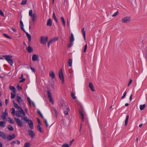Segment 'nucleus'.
Returning a JSON list of instances; mask_svg holds the SVG:
<instances>
[{"instance_id":"nucleus-1","label":"nucleus","mask_w":147,"mask_h":147,"mask_svg":"<svg viewBox=\"0 0 147 147\" xmlns=\"http://www.w3.org/2000/svg\"><path fill=\"white\" fill-rule=\"evenodd\" d=\"M29 16L32 18V21H29V25L32 26H34L35 24V22L37 18L36 14L35 13H33V11L32 9L30 10L29 12Z\"/></svg>"},{"instance_id":"nucleus-2","label":"nucleus","mask_w":147,"mask_h":147,"mask_svg":"<svg viewBox=\"0 0 147 147\" xmlns=\"http://www.w3.org/2000/svg\"><path fill=\"white\" fill-rule=\"evenodd\" d=\"M5 59L7 61V62L11 65H12L13 64V61L10 58H11L12 57L10 55H6L4 56Z\"/></svg>"},{"instance_id":"nucleus-3","label":"nucleus","mask_w":147,"mask_h":147,"mask_svg":"<svg viewBox=\"0 0 147 147\" xmlns=\"http://www.w3.org/2000/svg\"><path fill=\"white\" fill-rule=\"evenodd\" d=\"M48 38L47 36H41L40 37V43L43 45L46 44L48 41Z\"/></svg>"},{"instance_id":"nucleus-4","label":"nucleus","mask_w":147,"mask_h":147,"mask_svg":"<svg viewBox=\"0 0 147 147\" xmlns=\"http://www.w3.org/2000/svg\"><path fill=\"white\" fill-rule=\"evenodd\" d=\"M131 21V18L129 17H124L122 18L121 21L124 23H127Z\"/></svg>"},{"instance_id":"nucleus-5","label":"nucleus","mask_w":147,"mask_h":147,"mask_svg":"<svg viewBox=\"0 0 147 147\" xmlns=\"http://www.w3.org/2000/svg\"><path fill=\"white\" fill-rule=\"evenodd\" d=\"M19 111H17L16 115L17 117H21L22 116L21 115L22 114L24 116H25V114L24 112V114L23 113L21 110L20 109H19Z\"/></svg>"},{"instance_id":"nucleus-6","label":"nucleus","mask_w":147,"mask_h":147,"mask_svg":"<svg viewBox=\"0 0 147 147\" xmlns=\"http://www.w3.org/2000/svg\"><path fill=\"white\" fill-rule=\"evenodd\" d=\"M59 76L61 80L62 81V83H63L64 82V76L62 72V69H61L60 71L59 72Z\"/></svg>"},{"instance_id":"nucleus-7","label":"nucleus","mask_w":147,"mask_h":147,"mask_svg":"<svg viewBox=\"0 0 147 147\" xmlns=\"http://www.w3.org/2000/svg\"><path fill=\"white\" fill-rule=\"evenodd\" d=\"M48 96L49 98V100L50 102H51L52 104H53L54 102L52 97V95L50 91H48Z\"/></svg>"},{"instance_id":"nucleus-8","label":"nucleus","mask_w":147,"mask_h":147,"mask_svg":"<svg viewBox=\"0 0 147 147\" xmlns=\"http://www.w3.org/2000/svg\"><path fill=\"white\" fill-rule=\"evenodd\" d=\"M14 120L16 121L18 125L20 127H22L23 126L22 122L20 119L18 118L15 117Z\"/></svg>"},{"instance_id":"nucleus-9","label":"nucleus","mask_w":147,"mask_h":147,"mask_svg":"<svg viewBox=\"0 0 147 147\" xmlns=\"http://www.w3.org/2000/svg\"><path fill=\"white\" fill-rule=\"evenodd\" d=\"M16 99L17 101L20 104H23L24 103L21 97L17 95L16 97Z\"/></svg>"},{"instance_id":"nucleus-10","label":"nucleus","mask_w":147,"mask_h":147,"mask_svg":"<svg viewBox=\"0 0 147 147\" xmlns=\"http://www.w3.org/2000/svg\"><path fill=\"white\" fill-rule=\"evenodd\" d=\"M3 115L1 116V118L3 120H4L6 118V117L7 116L8 113L7 112V110H5V112L2 113Z\"/></svg>"},{"instance_id":"nucleus-11","label":"nucleus","mask_w":147,"mask_h":147,"mask_svg":"<svg viewBox=\"0 0 147 147\" xmlns=\"http://www.w3.org/2000/svg\"><path fill=\"white\" fill-rule=\"evenodd\" d=\"M21 118L23 122L24 123H27V122L28 123L29 121L30 120L26 117H24L22 116Z\"/></svg>"},{"instance_id":"nucleus-12","label":"nucleus","mask_w":147,"mask_h":147,"mask_svg":"<svg viewBox=\"0 0 147 147\" xmlns=\"http://www.w3.org/2000/svg\"><path fill=\"white\" fill-rule=\"evenodd\" d=\"M38 56L36 54H34L32 55V59L33 61H38Z\"/></svg>"},{"instance_id":"nucleus-13","label":"nucleus","mask_w":147,"mask_h":147,"mask_svg":"<svg viewBox=\"0 0 147 147\" xmlns=\"http://www.w3.org/2000/svg\"><path fill=\"white\" fill-rule=\"evenodd\" d=\"M13 103L14 105V107L16 109H20L21 110L23 113H24V111L20 107H19L18 104L15 103L14 102V100L13 101Z\"/></svg>"},{"instance_id":"nucleus-14","label":"nucleus","mask_w":147,"mask_h":147,"mask_svg":"<svg viewBox=\"0 0 147 147\" xmlns=\"http://www.w3.org/2000/svg\"><path fill=\"white\" fill-rule=\"evenodd\" d=\"M28 132L29 135L32 138H34V133L32 131L29 130H28Z\"/></svg>"},{"instance_id":"nucleus-15","label":"nucleus","mask_w":147,"mask_h":147,"mask_svg":"<svg viewBox=\"0 0 147 147\" xmlns=\"http://www.w3.org/2000/svg\"><path fill=\"white\" fill-rule=\"evenodd\" d=\"M26 49L28 52L29 53H31L33 51V49L30 46L27 47Z\"/></svg>"},{"instance_id":"nucleus-16","label":"nucleus","mask_w":147,"mask_h":147,"mask_svg":"<svg viewBox=\"0 0 147 147\" xmlns=\"http://www.w3.org/2000/svg\"><path fill=\"white\" fill-rule=\"evenodd\" d=\"M15 138V135L13 134L11 135H9L7 138V139L9 140H10Z\"/></svg>"},{"instance_id":"nucleus-17","label":"nucleus","mask_w":147,"mask_h":147,"mask_svg":"<svg viewBox=\"0 0 147 147\" xmlns=\"http://www.w3.org/2000/svg\"><path fill=\"white\" fill-rule=\"evenodd\" d=\"M89 86L92 91L94 92L95 91V90L94 88V86H93V84H92V83L90 82L89 84Z\"/></svg>"},{"instance_id":"nucleus-18","label":"nucleus","mask_w":147,"mask_h":147,"mask_svg":"<svg viewBox=\"0 0 147 147\" xmlns=\"http://www.w3.org/2000/svg\"><path fill=\"white\" fill-rule=\"evenodd\" d=\"M28 124L29 125V126L30 127L31 129H32L33 128V124L32 121L31 120H29L28 121Z\"/></svg>"},{"instance_id":"nucleus-19","label":"nucleus","mask_w":147,"mask_h":147,"mask_svg":"<svg viewBox=\"0 0 147 147\" xmlns=\"http://www.w3.org/2000/svg\"><path fill=\"white\" fill-rule=\"evenodd\" d=\"M52 25L51 20L50 19H48L47 23V26H50Z\"/></svg>"},{"instance_id":"nucleus-20","label":"nucleus","mask_w":147,"mask_h":147,"mask_svg":"<svg viewBox=\"0 0 147 147\" xmlns=\"http://www.w3.org/2000/svg\"><path fill=\"white\" fill-rule=\"evenodd\" d=\"M50 76L51 77L52 79H53L55 77V74L53 71L50 72L49 73Z\"/></svg>"},{"instance_id":"nucleus-21","label":"nucleus","mask_w":147,"mask_h":147,"mask_svg":"<svg viewBox=\"0 0 147 147\" xmlns=\"http://www.w3.org/2000/svg\"><path fill=\"white\" fill-rule=\"evenodd\" d=\"M53 18L54 20L57 23L58 22V21L56 17L55 13L54 11L53 12Z\"/></svg>"},{"instance_id":"nucleus-22","label":"nucleus","mask_w":147,"mask_h":147,"mask_svg":"<svg viewBox=\"0 0 147 147\" xmlns=\"http://www.w3.org/2000/svg\"><path fill=\"white\" fill-rule=\"evenodd\" d=\"M0 126L3 127H4L6 126L5 123L3 121H1L0 122Z\"/></svg>"},{"instance_id":"nucleus-23","label":"nucleus","mask_w":147,"mask_h":147,"mask_svg":"<svg viewBox=\"0 0 147 147\" xmlns=\"http://www.w3.org/2000/svg\"><path fill=\"white\" fill-rule=\"evenodd\" d=\"M16 143L17 144H19L20 143V141L18 140H16L15 141L12 142L11 144V145H13Z\"/></svg>"},{"instance_id":"nucleus-24","label":"nucleus","mask_w":147,"mask_h":147,"mask_svg":"<svg viewBox=\"0 0 147 147\" xmlns=\"http://www.w3.org/2000/svg\"><path fill=\"white\" fill-rule=\"evenodd\" d=\"M26 34L28 38L29 42H30L31 39V36L30 34L27 33H26Z\"/></svg>"},{"instance_id":"nucleus-25","label":"nucleus","mask_w":147,"mask_h":147,"mask_svg":"<svg viewBox=\"0 0 147 147\" xmlns=\"http://www.w3.org/2000/svg\"><path fill=\"white\" fill-rule=\"evenodd\" d=\"M20 28L21 29L24 31H25L23 28L24 25L22 22V21H20Z\"/></svg>"},{"instance_id":"nucleus-26","label":"nucleus","mask_w":147,"mask_h":147,"mask_svg":"<svg viewBox=\"0 0 147 147\" xmlns=\"http://www.w3.org/2000/svg\"><path fill=\"white\" fill-rule=\"evenodd\" d=\"M9 88L10 90L13 92H16L15 88L14 86H10Z\"/></svg>"},{"instance_id":"nucleus-27","label":"nucleus","mask_w":147,"mask_h":147,"mask_svg":"<svg viewBox=\"0 0 147 147\" xmlns=\"http://www.w3.org/2000/svg\"><path fill=\"white\" fill-rule=\"evenodd\" d=\"M40 125L38 124L37 127V128L38 131H40L41 133H42L43 132V131L42 130V129L40 126Z\"/></svg>"},{"instance_id":"nucleus-28","label":"nucleus","mask_w":147,"mask_h":147,"mask_svg":"<svg viewBox=\"0 0 147 147\" xmlns=\"http://www.w3.org/2000/svg\"><path fill=\"white\" fill-rule=\"evenodd\" d=\"M70 40L71 43H72L74 40V35L72 34H71Z\"/></svg>"},{"instance_id":"nucleus-29","label":"nucleus","mask_w":147,"mask_h":147,"mask_svg":"<svg viewBox=\"0 0 147 147\" xmlns=\"http://www.w3.org/2000/svg\"><path fill=\"white\" fill-rule=\"evenodd\" d=\"M146 107V105L145 104H144L143 105H140V110H143Z\"/></svg>"},{"instance_id":"nucleus-30","label":"nucleus","mask_w":147,"mask_h":147,"mask_svg":"<svg viewBox=\"0 0 147 147\" xmlns=\"http://www.w3.org/2000/svg\"><path fill=\"white\" fill-rule=\"evenodd\" d=\"M7 119H8V121L11 123L13 124L14 123V122L13 120L10 117H8Z\"/></svg>"},{"instance_id":"nucleus-31","label":"nucleus","mask_w":147,"mask_h":147,"mask_svg":"<svg viewBox=\"0 0 147 147\" xmlns=\"http://www.w3.org/2000/svg\"><path fill=\"white\" fill-rule=\"evenodd\" d=\"M129 118V116L128 115L126 116V119L125 121V125H126L127 124Z\"/></svg>"},{"instance_id":"nucleus-32","label":"nucleus","mask_w":147,"mask_h":147,"mask_svg":"<svg viewBox=\"0 0 147 147\" xmlns=\"http://www.w3.org/2000/svg\"><path fill=\"white\" fill-rule=\"evenodd\" d=\"M61 20L62 21V22L63 23V25L64 26H65V22L63 17H61Z\"/></svg>"},{"instance_id":"nucleus-33","label":"nucleus","mask_w":147,"mask_h":147,"mask_svg":"<svg viewBox=\"0 0 147 147\" xmlns=\"http://www.w3.org/2000/svg\"><path fill=\"white\" fill-rule=\"evenodd\" d=\"M82 34H83L84 37V38L85 39V34H86V32L84 30V28H82Z\"/></svg>"},{"instance_id":"nucleus-34","label":"nucleus","mask_w":147,"mask_h":147,"mask_svg":"<svg viewBox=\"0 0 147 147\" xmlns=\"http://www.w3.org/2000/svg\"><path fill=\"white\" fill-rule=\"evenodd\" d=\"M80 113L82 117V121H83L84 120V115L82 111H80Z\"/></svg>"},{"instance_id":"nucleus-35","label":"nucleus","mask_w":147,"mask_h":147,"mask_svg":"<svg viewBox=\"0 0 147 147\" xmlns=\"http://www.w3.org/2000/svg\"><path fill=\"white\" fill-rule=\"evenodd\" d=\"M7 127L8 129L10 130L13 131V127L11 125H8L7 126Z\"/></svg>"},{"instance_id":"nucleus-36","label":"nucleus","mask_w":147,"mask_h":147,"mask_svg":"<svg viewBox=\"0 0 147 147\" xmlns=\"http://www.w3.org/2000/svg\"><path fill=\"white\" fill-rule=\"evenodd\" d=\"M16 92H14L13 93H11V98L13 99L14 98L16 95Z\"/></svg>"},{"instance_id":"nucleus-37","label":"nucleus","mask_w":147,"mask_h":147,"mask_svg":"<svg viewBox=\"0 0 147 147\" xmlns=\"http://www.w3.org/2000/svg\"><path fill=\"white\" fill-rule=\"evenodd\" d=\"M72 63V60L71 59H69L68 61V63H69V66L71 67Z\"/></svg>"},{"instance_id":"nucleus-38","label":"nucleus","mask_w":147,"mask_h":147,"mask_svg":"<svg viewBox=\"0 0 147 147\" xmlns=\"http://www.w3.org/2000/svg\"><path fill=\"white\" fill-rule=\"evenodd\" d=\"M69 110H70V109H69V108L68 107L67 108V111H64L65 114L66 115H68V112L69 111Z\"/></svg>"},{"instance_id":"nucleus-39","label":"nucleus","mask_w":147,"mask_h":147,"mask_svg":"<svg viewBox=\"0 0 147 147\" xmlns=\"http://www.w3.org/2000/svg\"><path fill=\"white\" fill-rule=\"evenodd\" d=\"M30 143L26 142L25 144L24 147H30Z\"/></svg>"},{"instance_id":"nucleus-40","label":"nucleus","mask_w":147,"mask_h":147,"mask_svg":"<svg viewBox=\"0 0 147 147\" xmlns=\"http://www.w3.org/2000/svg\"><path fill=\"white\" fill-rule=\"evenodd\" d=\"M11 113L13 114L14 115L15 114V109L14 108H12L11 109Z\"/></svg>"},{"instance_id":"nucleus-41","label":"nucleus","mask_w":147,"mask_h":147,"mask_svg":"<svg viewBox=\"0 0 147 147\" xmlns=\"http://www.w3.org/2000/svg\"><path fill=\"white\" fill-rule=\"evenodd\" d=\"M27 0H24L22 1L21 3V5H25L27 2Z\"/></svg>"},{"instance_id":"nucleus-42","label":"nucleus","mask_w":147,"mask_h":147,"mask_svg":"<svg viewBox=\"0 0 147 147\" xmlns=\"http://www.w3.org/2000/svg\"><path fill=\"white\" fill-rule=\"evenodd\" d=\"M71 96L72 98L74 99H75L76 98V97L75 96V94L73 92L71 93Z\"/></svg>"},{"instance_id":"nucleus-43","label":"nucleus","mask_w":147,"mask_h":147,"mask_svg":"<svg viewBox=\"0 0 147 147\" xmlns=\"http://www.w3.org/2000/svg\"><path fill=\"white\" fill-rule=\"evenodd\" d=\"M87 44H86L84 47V49H83V52L84 53H85L86 51V50L87 49Z\"/></svg>"},{"instance_id":"nucleus-44","label":"nucleus","mask_w":147,"mask_h":147,"mask_svg":"<svg viewBox=\"0 0 147 147\" xmlns=\"http://www.w3.org/2000/svg\"><path fill=\"white\" fill-rule=\"evenodd\" d=\"M62 147H69V145L67 144H63Z\"/></svg>"},{"instance_id":"nucleus-45","label":"nucleus","mask_w":147,"mask_h":147,"mask_svg":"<svg viewBox=\"0 0 147 147\" xmlns=\"http://www.w3.org/2000/svg\"><path fill=\"white\" fill-rule=\"evenodd\" d=\"M5 136L4 133L3 132L0 131V137L2 136V137H4Z\"/></svg>"},{"instance_id":"nucleus-46","label":"nucleus","mask_w":147,"mask_h":147,"mask_svg":"<svg viewBox=\"0 0 147 147\" xmlns=\"http://www.w3.org/2000/svg\"><path fill=\"white\" fill-rule=\"evenodd\" d=\"M3 35L6 38L9 39L11 38V37L6 34L4 33Z\"/></svg>"},{"instance_id":"nucleus-47","label":"nucleus","mask_w":147,"mask_h":147,"mask_svg":"<svg viewBox=\"0 0 147 147\" xmlns=\"http://www.w3.org/2000/svg\"><path fill=\"white\" fill-rule=\"evenodd\" d=\"M17 88L19 90H22L21 87L19 85H18L17 86Z\"/></svg>"},{"instance_id":"nucleus-48","label":"nucleus","mask_w":147,"mask_h":147,"mask_svg":"<svg viewBox=\"0 0 147 147\" xmlns=\"http://www.w3.org/2000/svg\"><path fill=\"white\" fill-rule=\"evenodd\" d=\"M118 11H117V12H115V13H114L113 15H112V16L113 17H115L116 16H117L118 14Z\"/></svg>"},{"instance_id":"nucleus-49","label":"nucleus","mask_w":147,"mask_h":147,"mask_svg":"<svg viewBox=\"0 0 147 147\" xmlns=\"http://www.w3.org/2000/svg\"><path fill=\"white\" fill-rule=\"evenodd\" d=\"M0 15L2 16H4V14L3 12L0 9Z\"/></svg>"},{"instance_id":"nucleus-50","label":"nucleus","mask_w":147,"mask_h":147,"mask_svg":"<svg viewBox=\"0 0 147 147\" xmlns=\"http://www.w3.org/2000/svg\"><path fill=\"white\" fill-rule=\"evenodd\" d=\"M126 93H127V92L126 91H125L124 92L123 94V96H122V97L121 98V99H122V98H124L126 94Z\"/></svg>"},{"instance_id":"nucleus-51","label":"nucleus","mask_w":147,"mask_h":147,"mask_svg":"<svg viewBox=\"0 0 147 147\" xmlns=\"http://www.w3.org/2000/svg\"><path fill=\"white\" fill-rule=\"evenodd\" d=\"M132 82V79H130L129 82L128 84V86H130L131 84V83Z\"/></svg>"},{"instance_id":"nucleus-52","label":"nucleus","mask_w":147,"mask_h":147,"mask_svg":"<svg viewBox=\"0 0 147 147\" xmlns=\"http://www.w3.org/2000/svg\"><path fill=\"white\" fill-rule=\"evenodd\" d=\"M27 100L29 104L30 105H31V100H30V98L28 97L27 98Z\"/></svg>"},{"instance_id":"nucleus-53","label":"nucleus","mask_w":147,"mask_h":147,"mask_svg":"<svg viewBox=\"0 0 147 147\" xmlns=\"http://www.w3.org/2000/svg\"><path fill=\"white\" fill-rule=\"evenodd\" d=\"M45 123L47 127L49 126V125L47 123V121L46 119L45 120Z\"/></svg>"},{"instance_id":"nucleus-54","label":"nucleus","mask_w":147,"mask_h":147,"mask_svg":"<svg viewBox=\"0 0 147 147\" xmlns=\"http://www.w3.org/2000/svg\"><path fill=\"white\" fill-rule=\"evenodd\" d=\"M58 38L57 37L54 38L52 39L53 40L54 42H55L56 40H57Z\"/></svg>"},{"instance_id":"nucleus-55","label":"nucleus","mask_w":147,"mask_h":147,"mask_svg":"<svg viewBox=\"0 0 147 147\" xmlns=\"http://www.w3.org/2000/svg\"><path fill=\"white\" fill-rule=\"evenodd\" d=\"M25 80V79L24 78H22L20 81V82H24Z\"/></svg>"},{"instance_id":"nucleus-56","label":"nucleus","mask_w":147,"mask_h":147,"mask_svg":"<svg viewBox=\"0 0 147 147\" xmlns=\"http://www.w3.org/2000/svg\"><path fill=\"white\" fill-rule=\"evenodd\" d=\"M53 110L54 111V112L56 114H57V112L56 110V109L55 108H53Z\"/></svg>"},{"instance_id":"nucleus-57","label":"nucleus","mask_w":147,"mask_h":147,"mask_svg":"<svg viewBox=\"0 0 147 147\" xmlns=\"http://www.w3.org/2000/svg\"><path fill=\"white\" fill-rule=\"evenodd\" d=\"M30 68L31 69V70L34 72H35V69L33 68H32V67H30Z\"/></svg>"},{"instance_id":"nucleus-58","label":"nucleus","mask_w":147,"mask_h":147,"mask_svg":"<svg viewBox=\"0 0 147 147\" xmlns=\"http://www.w3.org/2000/svg\"><path fill=\"white\" fill-rule=\"evenodd\" d=\"M74 139H73L70 142L69 144L70 145H71L73 143V142L74 141Z\"/></svg>"},{"instance_id":"nucleus-59","label":"nucleus","mask_w":147,"mask_h":147,"mask_svg":"<svg viewBox=\"0 0 147 147\" xmlns=\"http://www.w3.org/2000/svg\"><path fill=\"white\" fill-rule=\"evenodd\" d=\"M38 119V123L39 124H39L40 125H41V123L40 121V120L38 119Z\"/></svg>"},{"instance_id":"nucleus-60","label":"nucleus","mask_w":147,"mask_h":147,"mask_svg":"<svg viewBox=\"0 0 147 147\" xmlns=\"http://www.w3.org/2000/svg\"><path fill=\"white\" fill-rule=\"evenodd\" d=\"M132 95L131 94L129 97V99L130 101H131L132 99Z\"/></svg>"},{"instance_id":"nucleus-61","label":"nucleus","mask_w":147,"mask_h":147,"mask_svg":"<svg viewBox=\"0 0 147 147\" xmlns=\"http://www.w3.org/2000/svg\"><path fill=\"white\" fill-rule=\"evenodd\" d=\"M8 100L7 99H6L5 100V104H6V105H7V103H8Z\"/></svg>"},{"instance_id":"nucleus-62","label":"nucleus","mask_w":147,"mask_h":147,"mask_svg":"<svg viewBox=\"0 0 147 147\" xmlns=\"http://www.w3.org/2000/svg\"><path fill=\"white\" fill-rule=\"evenodd\" d=\"M73 43H71L69 45V46H68V47H71V46L73 45Z\"/></svg>"},{"instance_id":"nucleus-63","label":"nucleus","mask_w":147,"mask_h":147,"mask_svg":"<svg viewBox=\"0 0 147 147\" xmlns=\"http://www.w3.org/2000/svg\"><path fill=\"white\" fill-rule=\"evenodd\" d=\"M50 44H51V43H50V42H49L48 43V44H47V46H48V48H49V47L50 45Z\"/></svg>"},{"instance_id":"nucleus-64","label":"nucleus","mask_w":147,"mask_h":147,"mask_svg":"<svg viewBox=\"0 0 147 147\" xmlns=\"http://www.w3.org/2000/svg\"><path fill=\"white\" fill-rule=\"evenodd\" d=\"M49 42H50L51 44L54 42L52 39Z\"/></svg>"}]
</instances>
